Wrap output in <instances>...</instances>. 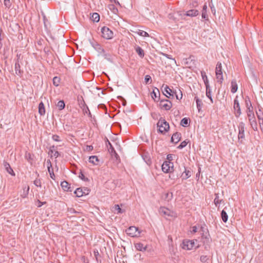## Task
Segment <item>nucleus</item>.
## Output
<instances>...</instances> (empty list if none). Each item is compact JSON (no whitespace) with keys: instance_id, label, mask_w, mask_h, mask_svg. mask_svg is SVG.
<instances>
[{"instance_id":"obj_1","label":"nucleus","mask_w":263,"mask_h":263,"mask_svg":"<svg viewBox=\"0 0 263 263\" xmlns=\"http://www.w3.org/2000/svg\"><path fill=\"white\" fill-rule=\"evenodd\" d=\"M157 125L158 127V132L163 134H164L170 129L169 124L162 118H160Z\"/></svg>"},{"instance_id":"obj_2","label":"nucleus","mask_w":263,"mask_h":263,"mask_svg":"<svg viewBox=\"0 0 263 263\" xmlns=\"http://www.w3.org/2000/svg\"><path fill=\"white\" fill-rule=\"evenodd\" d=\"M215 73L217 82L221 84L223 80V73L222 71V64L220 62H218L216 65L215 69Z\"/></svg>"},{"instance_id":"obj_3","label":"nucleus","mask_w":263,"mask_h":263,"mask_svg":"<svg viewBox=\"0 0 263 263\" xmlns=\"http://www.w3.org/2000/svg\"><path fill=\"white\" fill-rule=\"evenodd\" d=\"M238 141L240 143H242L243 140L245 139V124L243 122H240L239 123L238 126Z\"/></svg>"},{"instance_id":"obj_4","label":"nucleus","mask_w":263,"mask_h":263,"mask_svg":"<svg viewBox=\"0 0 263 263\" xmlns=\"http://www.w3.org/2000/svg\"><path fill=\"white\" fill-rule=\"evenodd\" d=\"M126 234L131 237H138L140 235V232L139 231L138 228L132 226L129 227L126 230Z\"/></svg>"},{"instance_id":"obj_5","label":"nucleus","mask_w":263,"mask_h":263,"mask_svg":"<svg viewBox=\"0 0 263 263\" xmlns=\"http://www.w3.org/2000/svg\"><path fill=\"white\" fill-rule=\"evenodd\" d=\"M102 36L103 38L109 40L113 37V32L107 27H103L101 29Z\"/></svg>"},{"instance_id":"obj_6","label":"nucleus","mask_w":263,"mask_h":263,"mask_svg":"<svg viewBox=\"0 0 263 263\" xmlns=\"http://www.w3.org/2000/svg\"><path fill=\"white\" fill-rule=\"evenodd\" d=\"M173 163L170 161H164L162 165V171L165 173H171L173 170Z\"/></svg>"},{"instance_id":"obj_7","label":"nucleus","mask_w":263,"mask_h":263,"mask_svg":"<svg viewBox=\"0 0 263 263\" xmlns=\"http://www.w3.org/2000/svg\"><path fill=\"white\" fill-rule=\"evenodd\" d=\"M160 214L165 217H174L176 214L173 212L165 207H161L159 210Z\"/></svg>"},{"instance_id":"obj_8","label":"nucleus","mask_w":263,"mask_h":263,"mask_svg":"<svg viewBox=\"0 0 263 263\" xmlns=\"http://www.w3.org/2000/svg\"><path fill=\"white\" fill-rule=\"evenodd\" d=\"M159 105L161 108L168 110L172 108V103L168 100H162L160 101Z\"/></svg>"},{"instance_id":"obj_9","label":"nucleus","mask_w":263,"mask_h":263,"mask_svg":"<svg viewBox=\"0 0 263 263\" xmlns=\"http://www.w3.org/2000/svg\"><path fill=\"white\" fill-rule=\"evenodd\" d=\"M89 191L90 190L87 187H85L83 189L82 188H78L74 191V194L76 195L77 197H81L84 195H88Z\"/></svg>"},{"instance_id":"obj_10","label":"nucleus","mask_w":263,"mask_h":263,"mask_svg":"<svg viewBox=\"0 0 263 263\" xmlns=\"http://www.w3.org/2000/svg\"><path fill=\"white\" fill-rule=\"evenodd\" d=\"M233 108L235 110V116L237 118L239 117V116L241 115V109H240V107L239 105V101L237 99V98L234 99Z\"/></svg>"},{"instance_id":"obj_11","label":"nucleus","mask_w":263,"mask_h":263,"mask_svg":"<svg viewBox=\"0 0 263 263\" xmlns=\"http://www.w3.org/2000/svg\"><path fill=\"white\" fill-rule=\"evenodd\" d=\"M183 248L187 250H191L194 248H196L197 246L195 245V241L194 240H186L184 241Z\"/></svg>"},{"instance_id":"obj_12","label":"nucleus","mask_w":263,"mask_h":263,"mask_svg":"<svg viewBox=\"0 0 263 263\" xmlns=\"http://www.w3.org/2000/svg\"><path fill=\"white\" fill-rule=\"evenodd\" d=\"M21 63H22V62H15L14 64V69L15 74L17 76H19L20 77H21L23 73V70L21 69Z\"/></svg>"},{"instance_id":"obj_13","label":"nucleus","mask_w":263,"mask_h":263,"mask_svg":"<svg viewBox=\"0 0 263 263\" xmlns=\"http://www.w3.org/2000/svg\"><path fill=\"white\" fill-rule=\"evenodd\" d=\"M199 14V11L196 9H191L185 12L184 14V15L190 16V17H195L197 16Z\"/></svg>"},{"instance_id":"obj_14","label":"nucleus","mask_w":263,"mask_h":263,"mask_svg":"<svg viewBox=\"0 0 263 263\" xmlns=\"http://www.w3.org/2000/svg\"><path fill=\"white\" fill-rule=\"evenodd\" d=\"M181 137V134L180 133L176 132L172 135L171 141L176 144L180 140Z\"/></svg>"},{"instance_id":"obj_15","label":"nucleus","mask_w":263,"mask_h":263,"mask_svg":"<svg viewBox=\"0 0 263 263\" xmlns=\"http://www.w3.org/2000/svg\"><path fill=\"white\" fill-rule=\"evenodd\" d=\"M61 186L62 188L65 191L71 192L72 190L70 187V185L66 181H63L61 183Z\"/></svg>"},{"instance_id":"obj_16","label":"nucleus","mask_w":263,"mask_h":263,"mask_svg":"<svg viewBox=\"0 0 263 263\" xmlns=\"http://www.w3.org/2000/svg\"><path fill=\"white\" fill-rule=\"evenodd\" d=\"M106 146L108 147V152L111 154V155H112L113 153L114 154L117 155V153H116V151L115 150L112 144L110 143V142L108 140V139H106Z\"/></svg>"},{"instance_id":"obj_17","label":"nucleus","mask_w":263,"mask_h":263,"mask_svg":"<svg viewBox=\"0 0 263 263\" xmlns=\"http://www.w3.org/2000/svg\"><path fill=\"white\" fill-rule=\"evenodd\" d=\"M4 166L5 167V170L10 175L12 176H14L15 174L12 170V168L11 167L10 164L6 161L4 162Z\"/></svg>"},{"instance_id":"obj_18","label":"nucleus","mask_w":263,"mask_h":263,"mask_svg":"<svg viewBox=\"0 0 263 263\" xmlns=\"http://www.w3.org/2000/svg\"><path fill=\"white\" fill-rule=\"evenodd\" d=\"M164 92H163V94L167 98H170L169 96H167L168 95L170 96H173L174 91H173L171 88H169V87L167 85H166L164 87Z\"/></svg>"},{"instance_id":"obj_19","label":"nucleus","mask_w":263,"mask_h":263,"mask_svg":"<svg viewBox=\"0 0 263 263\" xmlns=\"http://www.w3.org/2000/svg\"><path fill=\"white\" fill-rule=\"evenodd\" d=\"M47 167H48V172L50 174V177L53 179H54V173H53V170L52 168H51V166H52V165H51V161L50 160H47Z\"/></svg>"},{"instance_id":"obj_20","label":"nucleus","mask_w":263,"mask_h":263,"mask_svg":"<svg viewBox=\"0 0 263 263\" xmlns=\"http://www.w3.org/2000/svg\"><path fill=\"white\" fill-rule=\"evenodd\" d=\"M193 57H190L189 58H186L184 59V63L185 65L188 66L189 67H192L193 65L195 64V60L193 59Z\"/></svg>"},{"instance_id":"obj_21","label":"nucleus","mask_w":263,"mask_h":263,"mask_svg":"<svg viewBox=\"0 0 263 263\" xmlns=\"http://www.w3.org/2000/svg\"><path fill=\"white\" fill-rule=\"evenodd\" d=\"M201 75L202 78L203 80L204 83L205 85L206 88H209L210 85H209V80H208V77L206 74L205 72H204L203 71H201Z\"/></svg>"},{"instance_id":"obj_22","label":"nucleus","mask_w":263,"mask_h":263,"mask_svg":"<svg viewBox=\"0 0 263 263\" xmlns=\"http://www.w3.org/2000/svg\"><path fill=\"white\" fill-rule=\"evenodd\" d=\"M237 84L236 83V81L235 80H233L231 81V91L232 93H234L237 90Z\"/></svg>"},{"instance_id":"obj_23","label":"nucleus","mask_w":263,"mask_h":263,"mask_svg":"<svg viewBox=\"0 0 263 263\" xmlns=\"http://www.w3.org/2000/svg\"><path fill=\"white\" fill-rule=\"evenodd\" d=\"M136 249L140 251H145L147 248L146 246H144L142 243H137L135 245Z\"/></svg>"},{"instance_id":"obj_24","label":"nucleus","mask_w":263,"mask_h":263,"mask_svg":"<svg viewBox=\"0 0 263 263\" xmlns=\"http://www.w3.org/2000/svg\"><path fill=\"white\" fill-rule=\"evenodd\" d=\"M89 162L94 165H98L99 162V160L97 156H91L89 158Z\"/></svg>"},{"instance_id":"obj_25","label":"nucleus","mask_w":263,"mask_h":263,"mask_svg":"<svg viewBox=\"0 0 263 263\" xmlns=\"http://www.w3.org/2000/svg\"><path fill=\"white\" fill-rule=\"evenodd\" d=\"M247 114L248 117L249 121H251L253 119H255V116L252 108H249L247 109Z\"/></svg>"},{"instance_id":"obj_26","label":"nucleus","mask_w":263,"mask_h":263,"mask_svg":"<svg viewBox=\"0 0 263 263\" xmlns=\"http://www.w3.org/2000/svg\"><path fill=\"white\" fill-rule=\"evenodd\" d=\"M215 198L214 199V202L216 206H218V204L222 203L223 202V199H220L219 198V194L218 193L215 194Z\"/></svg>"},{"instance_id":"obj_27","label":"nucleus","mask_w":263,"mask_h":263,"mask_svg":"<svg viewBox=\"0 0 263 263\" xmlns=\"http://www.w3.org/2000/svg\"><path fill=\"white\" fill-rule=\"evenodd\" d=\"M39 112L41 115H44L45 113V109L43 102H41L39 105Z\"/></svg>"},{"instance_id":"obj_28","label":"nucleus","mask_w":263,"mask_h":263,"mask_svg":"<svg viewBox=\"0 0 263 263\" xmlns=\"http://www.w3.org/2000/svg\"><path fill=\"white\" fill-rule=\"evenodd\" d=\"M191 176V172L189 170H187L185 168V170L182 174L183 179H187V178L190 177Z\"/></svg>"},{"instance_id":"obj_29","label":"nucleus","mask_w":263,"mask_h":263,"mask_svg":"<svg viewBox=\"0 0 263 263\" xmlns=\"http://www.w3.org/2000/svg\"><path fill=\"white\" fill-rule=\"evenodd\" d=\"M249 122L253 129L255 131L257 130V124L255 118L249 121Z\"/></svg>"},{"instance_id":"obj_30","label":"nucleus","mask_w":263,"mask_h":263,"mask_svg":"<svg viewBox=\"0 0 263 263\" xmlns=\"http://www.w3.org/2000/svg\"><path fill=\"white\" fill-rule=\"evenodd\" d=\"M113 211L116 213L117 211V214H121L124 212V210L121 209L118 204H115L112 208Z\"/></svg>"},{"instance_id":"obj_31","label":"nucleus","mask_w":263,"mask_h":263,"mask_svg":"<svg viewBox=\"0 0 263 263\" xmlns=\"http://www.w3.org/2000/svg\"><path fill=\"white\" fill-rule=\"evenodd\" d=\"M207 230L204 227L201 226L200 231L202 232V237L205 238V239H209V234H206V231Z\"/></svg>"},{"instance_id":"obj_32","label":"nucleus","mask_w":263,"mask_h":263,"mask_svg":"<svg viewBox=\"0 0 263 263\" xmlns=\"http://www.w3.org/2000/svg\"><path fill=\"white\" fill-rule=\"evenodd\" d=\"M136 51L141 58H143L144 56V50L140 47L137 46L136 48Z\"/></svg>"},{"instance_id":"obj_33","label":"nucleus","mask_w":263,"mask_h":263,"mask_svg":"<svg viewBox=\"0 0 263 263\" xmlns=\"http://www.w3.org/2000/svg\"><path fill=\"white\" fill-rule=\"evenodd\" d=\"M221 218L222 219V221L224 222H227L228 219V215H227V213H226V212L224 210H223L221 211Z\"/></svg>"},{"instance_id":"obj_34","label":"nucleus","mask_w":263,"mask_h":263,"mask_svg":"<svg viewBox=\"0 0 263 263\" xmlns=\"http://www.w3.org/2000/svg\"><path fill=\"white\" fill-rule=\"evenodd\" d=\"M91 19L94 22H98L100 20V15L97 13H93L91 15Z\"/></svg>"},{"instance_id":"obj_35","label":"nucleus","mask_w":263,"mask_h":263,"mask_svg":"<svg viewBox=\"0 0 263 263\" xmlns=\"http://www.w3.org/2000/svg\"><path fill=\"white\" fill-rule=\"evenodd\" d=\"M195 100L196 102L197 107L198 110L199 111L200 110V108H201L202 105V101L201 100H200L197 97H195Z\"/></svg>"},{"instance_id":"obj_36","label":"nucleus","mask_w":263,"mask_h":263,"mask_svg":"<svg viewBox=\"0 0 263 263\" xmlns=\"http://www.w3.org/2000/svg\"><path fill=\"white\" fill-rule=\"evenodd\" d=\"M61 79L58 77H54L53 78V84L57 87L59 85L60 83Z\"/></svg>"},{"instance_id":"obj_37","label":"nucleus","mask_w":263,"mask_h":263,"mask_svg":"<svg viewBox=\"0 0 263 263\" xmlns=\"http://www.w3.org/2000/svg\"><path fill=\"white\" fill-rule=\"evenodd\" d=\"M136 33L140 35V36H144V37H148L149 36V34L147 32H146V31H143L142 30H138Z\"/></svg>"},{"instance_id":"obj_38","label":"nucleus","mask_w":263,"mask_h":263,"mask_svg":"<svg viewBox=\"0 0 263 263\" xmlns=\"http://www.w3.org/2000/svg\"><path fill=\"white\" fill-rule=\"evenodd\" d=\"M57 106L59 108V110H62L63 109H64L65 106L64 101H59L58 102Z\"/></svg>"},{"instance_id":"obj_39","label":"nucleus","mask_w":263,"mask_h":263,"mask_svg":"<svg viewBox=\"0 0 263 263\" xmlns=\"http://www.w3.org/2000/svg\"><path fill=\"white\" fill-rule=\"evenodd\" d=\"M206 96L208 98H209L210 99L211 103H213V100L212 98L211 91V89H210V87L206 88Z\"/></svg>"},{"instance_id":"obj_40","label":"nucleus","mask_w":263,"mask_h":263,"mask_svg":"<svg viewBox=\"0 0 263 263\" xmlns=\"http://www.w3.org/2000/svg\"><path fill=\"white\" fill-rule=\"evenodd\" d=\"M180 124L184 127L187 126L189 124V119L184 118L181 120Z\"/></svg>"},{"instance_id":"obj_41","label":"nucleus","mask_w":263,"mask_h":263,"mask_svg":"<svg viewBox=\"0 0 263 263\" xmlns=\"http://www.w3.org/2000/svg\"><path fill=\"white\" fill-rule=\"evenodd\" d=\"M259 124L261 130L263 132V115L258 116Z\"/></svg>"},{"instance_id":"obj_42","label":"nucleus","mask_w":263,"mask_h":263,"mask_svg":"<svg viewBox=\"0 0 263 263\" xmlns=\"http://www.w3.org/2000/svg\"><path fill=\"white\" fill-rule=\"evenodd\" d=\"M108 8L111 10L114 14H116L118 12V9L114 5H109L108 6Z\"/></svg>"},{"instance_id":"obj_43","label":"nucleus","mask_w":263,"mask_h":263,"mask_svg":"<svg viewBox=\"0 0 263 263\" xmlns=\"http://www.w3.org/2000/svg\"><path fill=\"white\" fill-rule=\"evenodd\" d=\"M206 9H207V6L206 5H204L203 7V10H202V17L203 18H206L207 17V15H206Z\"/></svg>"},{"instance_id":"obj_44","label":"nucleus","mask_w":263,"mask_h":263,"mask_svg":"<svg viewBox=\"0 0 263 263\" xmlns=\"http://www.w3.org/2000/svg\"><path fill=\"white\" fill-rule=\"evenodd\" d=\"M23 60V56L21 53H17L16 54V57L15 59V62H22Z\"/></svg>"},{"instance_id":"obj_45","label":"nucleus","mask_w":263,"mask_h":263,"mask_svg":"<svg viewBox=\"0 0 263 263\" xmlns=\"http://www.w3.org/2000/svg\"><path fill=\"white\" fill-rule=\"evenodd\" d=\"M187 143H188V141L184 140V141H182L180 144V145L177 147V148L178 149H182V148H184V147H185L186 146V145L187 144Z\"/></svg>"},{"instance_id":"obj_46","label":"nucleus","mask_w":263,"mask_h":263,"mask_svg":"<svg viewBox=\"0 0 263 263\" xmlns=\"http://www.w3.org/2000/svg\"><path fill=\"white\" fill-rule=\"evenodd\" d=\"M179 94H177L176 91H174V94L175 95L176 98L178 100H180L182 99V92L180 91V90H179Z\"/></svg>"},{"instance_id":"obj_47","label":"nucleus","mask_w":263,"mask_h":263,"mask_svg":"<svg viewBox=\"0 0 263 263\" xmlns=\"http://www.w3.org/2000/svg\"><path fill=\"white\" fill-rule=\"evenodd\" d=\"M34 184L37 186V187H41L42 186V183H41V181L40 179H36L34 181Z\"/></svg>"},{"instance_id":"obj_48","label":"nucleus","mask_w":263,"mask_h":263,"mask_svg":"<svg viewBox=\"0 0 263 263\" xmlns=\"http://www.w3.org/2000/svg\"><path fill=\"white\" fill-rule=\"evenodd\" d=\"M209 259V257L206 255H202L200 256V260L202 262H205Z\"/></svg>"},{"instance_id":"obj_49","label":"nucleus","mask_w":263,"mask_h":263,"mask_svg":"<svg viewBox=\"0 0 263 263\" xmlns=\"http://www.w3.org/2000/svg\"><path fill=\"white\" fill-rule=\"evenodd\" d=\"M246 105L247 109L253 108V107L252 106V104H251L249 98H248V100H246Z\"/></svg>"},{"instance_id":"obj_50","label":"nucleus","mask_w":263,"mask_h":263,"mask_svg":"<svg viewBox=\"0 0 263 263\" xmlns=\"http://www.w3.org/2000/svg\"><path fill=\"white\" fill-rule=\"evenodd\" d=\"M4 4L7 8H10L11 6V3L10 0H4Z\"/></svg>"},{"instance_id":"obj_51","label":"nucleus","mask_w":263,"mask_h":263,"mask_svg":"<svg viewBox=\"0 0 263 263\" xmlns=\"http://www.w3.org/2000/svg\"><path fill=\"white\" fill-rule=\"evenodd\" d=\"M145 82L146 84L151 83V77L149 75H146L144 78Z\"/></svg>"},{"instance_id":"obj_52","label":"nucleus","mask_w":263,"mask_h":263,"mask_svg":"<svg viewBox=\"0 0 263 263\" xmlns=\"http://www.w3.org/2000/svg\"><path fill=\"white\" fill-rule=\"evenodd\" d=\"M79 177L83 180H84V181H88V179L87 178H85L84 175L81 172L80 173V175H79Z\"/></svg>"},{"instance_id":"obj_53","label":"nucleus","mask_w":263,"mask_h":263,"mask_svg":"<svg viewBox=\"0 0 263 263\" xmlns=\"http://www.w3.org/2000/svg\"><path fill=\"white\" fill-rule=\"evenodd\" d=\"M52 139L55 141H60V137L58 135H54L52 136Z\"/></svg>"},{"instance_id":"obj_54","label":"nucleus","mask_w":263,"mask_h":263,"mask_svg":"<svg viewBox=\"0 0 263 263\" xmlns=\"http://www.w3.org/2000/svg\"><path fill=\"white\" fill-rule=\"evenodd\" d=\"M29 190V187L28 186L27 188L26 191V192L24 191V193L23 195H22V197L23 198H25L27 196V194L28 193Z\"/></svg>"},{"instance_id":"obj_55","label":"nucleus","mask_w":263,"mask_h":263,"mask_svg":"<svg viewBox=\"0 0 263 263\" xmlns=\"http://www.w3.org/2000/svg\"><path fill=\"white\" fill-rule=\"evenodd\" d=\"M173 155L172 154H169L167 156V161H170L173 160Z\"/></svg>"},{"instance_id":"obj_56","label":"nucleus","mask_w":263,"mask_h":263,"mask_svg":"<svg viewBox=\"0 0 263 263\" xmlns=\"http://www.w3.org/2000/svg\"><path fill=\"white\" fill-rule=\"evenodd\" d=\"M256 115H257V118H258V116L263 115V112H262V111L260 109H259L258 110L256 111Z\"/></svg>"},{"instance_id":"obj_57","label":"nucleus","mask_w":263,"mask_h":263,"mask_svg":"<svg viewBox=\"0 0 263 263\" xmlns=\"http://www.w3.org/2000/svg\"><path fill=\"white\" fill-rule=\"evenodd\" d=\"M152 97L153 98V99H155L157 97L156 92H155V90H154L153 91Z\"/></svg>"},{"instance_id":"obj_58","label":"nucleus","mask_w":263,"mask_h":263,"mask_svg":"<svg viewBox=\"0 0 263 263\" xmlns=\"http://www.w3.org/2000/svg\"><path fill=\"white\" fill-rule=\"evenodd\" d=\"M197 228L196 227V226H194L192 227V232L195 233L196 232H197Z\"/></svg>"},{"instance_id":"obj_59","label":"nucleus","mask_w":263,"mask_h":263,"mask_svg":"<svg viewBox=\"0 0 263 263\" xmlns=\"http://www.w3.org/2000/svg\"><path fill=\"white\" fill-rule=\"evenodd\" d=\"M163 55L168 59H172V60H174V59H173L170 55H168V54H167L165 53H163Z\"/></svg>"},{"instance_id":"obj_60","label":"nucleus","mask_w":263,"mask_h":263,"mask_svg":"<svg viewBox=\"0 0 263 263\" xmlns=\"http://www.w3.org/2000/svg\"><path fill=\"white\" fill-rule=\"evenodd\" d=\"M86 149L88 151H91L93 149V146L92 145H87Z\"/></svg>"},{"instance_id":"obj_61","label":"nucleus","mask_w":263,"mask_h":263,"mask_svg":"<svg viewBox=\"0 0 263 263\" xmlns=\"http://www.w3.org/2000/svg\"><path fill=\"white\" fill-rule=\"evenodd\" d=\"M37 202L39 203V204L37 205L38 207H41L43 204L46 203L45 202H42L40 200H38Z\"/></svg>"},{"instance_id":"obj_62","label":"nucleus","mask_w":263,"mask_h":263,"mask_svg":"<svg viewBox=\"0 0 263 263\" xmlns=\"http://www.w3.org/2000/svg\"><path fill=\"white\" fill-rule=\"evenodd\" d=\"M210 6L212 11L213 12V11H214V12H215V9L214 8V6H211V5H210Z\"/></svg>"},{"instance_id":"obj_63","label":"nucleus","mask_w":263,"mask_h":263,"mask_svg":"<svg viewBox=\"0 0 263 263\" xmlns=\"http://www.w3.org/2000/svg\"><path fill=\"white\" fill-rule=\"evenodd\" d=\"M59 153L58 152L56 151L55 153L54 154V156L56 157H58Z\"/></svg>"},{"instance_id":"obj_64","label":"nucleus","mask_w":263,"mask_h":263,"mask_svg":"<svg viewBox=\"0 0 263 263\" xmlns=\"http://www.w3.org/2000/svg\"><path fill=\"white\" fill-rule=\"evenodd\" d=\"M112 156H114L115 157L117 158V157H118V154L117 153V155L116 154H114V153L112 154V155H111Z\"/></svg>"}]
</instances>
